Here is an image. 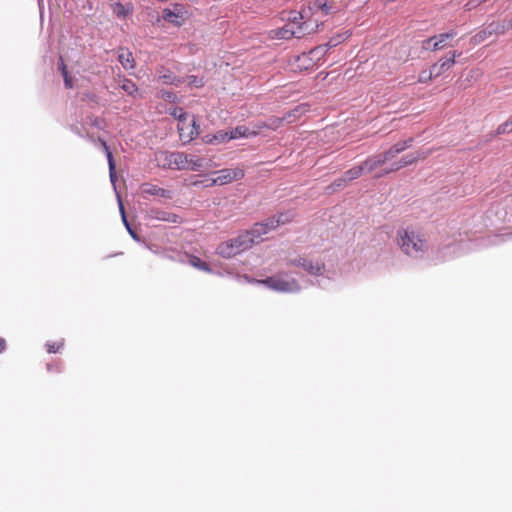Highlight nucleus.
I'll use <instances>...</instances> for the list:
<instances>
[{
  "mask_svg": "<svg viewBox=\"0 0 512 512\" xmlns=\"http://www.w3.org/2000/svg\"><path fill=\"white\" fill-rule=\"evenodd\" d=\"M292 20V22L295 24L297 23L298 21L302 20L303 19V15L302 13L300 12H294V16L290 18Z\"/></svg>",
  "mask_w": 512,
  "mask_h": 512,
  "instance_id": "6e6d98bb",
  "label": "nucleus"
},
{
  "mask_svg": "<svg viewBox=\"0 0 512 512\" xmlns=\"http://www.w3.org/2000/svg\"><path fill=\"white\" fill-rule=\"evenodd\" d=\"M169 114L178 120V125H185L188 114L183 110L182 107H174L169 111Z\"/></svg>",
  "mask_w": 512,
  "mask_h": 512,
  "instance_id": "cd10ccee",
  "label": "nucleus"
},
{
  "mask_svg": "<svg viewBox=\"0 0 512 512\" xmlns=\"http://www.w3.org/2000/svg\"><path fill=\"white\" fill-rule=\"evenodd\" d=\"M271 217L274 218L276 226L279 227L281 225L289 223L292 220L293 215L290 212H280Z\"/></svg>",
  "mask_w": 512,
  "mask_h": 512,
  "instance_id": "c756f323",
  "label": "nucleus"
},
{
  "mask_svg": "<svg viewBox=\"0 0 512 512\" xmlns=\"http://www.w3.org/2000/svg\"><path fill=\"white\" fill-rule=\"evenodd\" d=\"M386 162L387 161L383 153H379L367 158L365 161L361 163V165L364 168L365 172L370 173L377 169L378 167L384 165Z\"/></svg>",
  "mask_w": 512,
  "mask_h": 512,
  "instance_id": "1a4fd4ad",
  "label": "nucleus"
},
{
  "mask_svg": "<svg viewBox=\"0 0 512 512\" xmlns=\"http://www.w3.org/2000/svg\"><path fill=\"white\" fill-rule=\"evenodd\" d=\"M402 168H404V167H403V165H402V163H401V161H400V160H399V161L392 162V163L390 164V167H389V168H387V169H385V170H384V172H383L382 174L378 175L377 177H380V176H382V175H384V174H389V173H391V172L398 171V170H400V169H402Z\"/></svg>",
  "mask_w": 512,
  "mask_h": 512,
  "instance_id": "37998d69",
  "label": "nucleus"
},
{
  "mask_svg": "<svg viewBox=\"0 0 512 512\" xmlns=\"http://www.w3.org/2000/svg\"><path fill=\"white\" fill-rule=\"evenodd\" d=\"M510 132H512V116L507 121L498 126L494 135H502Z\"/></svg>",
  "mask_w": 512,
  "mask_h": 512,
  "instance_id": "72a5a7b5",
  "label": "nucleus"
},
{
  "mask_svg": "<svg viewBox=\"0 0 512 512\" xmlns=\"http://www.w3.org/2000/svg\"><path fill=\"white\" fill-rule=\"evenodd\" d=\"M506 20H507V26L512 29V18L511 19H506Z\"/></svg>",
  "mask_w": 512,
  "mask_h": 512,
  "instance_id": "680f3d73",
  "label": "nucleus"
},
{
  "mask_svg": "<svg viewBox=\"0 0 512 512\" xmlns=\"http://www.w3.org/2000/svg\"><path fill=\"white\" fill-rule=\"evenodd\" d=\"M186 80H187L188 85H189L190 87L201 88V87H203V86H204V84H205L204 79H203V78H201V77H198V76H196V75H188V76L186 77Z\"/></svg>",
  "mask_w": 512,
  "mask_h": 512,
  "instance_id": "f704fd0d",
  "label": "nucleus"
},
{
  "mask_svg": "<svg viewBox=\"0 0 512 512\" xmlns=\"http://www.w3.org/2000/svg\"><path fill=\"white\" fill-rule=\"evenodd\" d=\"M111 8H112L113 13L119 19H126L134 11V6L131 2L123 4L120 1H117L113 4H111Z\"/></svg>",
  "mask_w": 512,
  "mask_h": 512,
  "instance_id": "9d476101",
  "label": "nucleus"
},
{
  "mask_svg": "<svg viewBox=\"0 0 512 512\" xmlns=\"http://www.w3.org/2000/svg\"><path fill=\"white\" fill-rule=\"evenodd\" d=\"M435 39H433V36L432 37H429L425 40H423L422 42V48L424 50H428V51H438L439 49H435L433 46L435 44Z\"/></svg>",
  "mask_w": 512,
  "mask_h": 512,
  "instance_id": "c03bdc74",
  "label": "nucleus"
},
{
  "mask_svg": "<svg viewBox=\"0 0 512 512\" xmlns=\"http://www.w3.org/2000/svg\"><path fill=\"white\" fill-rule=\"evenodd\" d=\"M204 159L200 157H196L194 155H190L188 157V163L186 164L188 167L186 170L191 171H200L203 167Z\"/></svg>",
  "mask_w": 512,
  "mask_h": 512,
  "instance_id": "bb28decb",
  "label": "nucleus"
},
{
  "mask_svg": "<svg viewBox=\"0 0 512 512\" xmlns=\"http://www.w3.org/2000/svg\"><path fill=\"white\" fill-rule=\"evenodd\" d=\"M160 98H162L164 101L170 102V103H176L178 101V97L176 93L169 90H160L159 92Z\"/></svg>",
  "mask_w": 512,
  "mask_h": 512,
  "instance_id": "e433bc0d",
  "label": "nucleus"
},
{
  "mask_svg": "<svg viewBox=\"0 0 512 512\" xmlns=\"http://www.w3.org/2000/svg\"><path fill=\"white\" fill-rule=\"evenodd\" d=\"M347 183V180L342 175V177L334 180V182L330 185V188L332 189V191H336L337 189L344 187Z\"/></svg>",
  "mask_w": 512,
  "mask_h": 512,
  "instance_id": "49530a36",
  "label": "nucleus"
},
{
  "mask_svg": "<svg viewBox=\"0 0 512 512\" xmlns=\"http://www.w3.org/2000/svg\"><path fill=\"white\" fill-rule=\"evenodd\" d=\"M303 270L311 276L319 277L325 272V264L321 261H312L307 259Z\"/></svg>",
  "mask_w": 512,
  "mask_h": 512,
  "instance_id": "ddd939ff",
  "label": "nucleus"
},
{
  "mask_svg": "<svg viewBox=\"0 0 512 512\" xmlns=\"http://www.w3.org/2000/svg\"><path fill=\"white\" fill-rule=\"evenodd\" d=\"M162 19L177 27H180L183 24V19L177 13H175L169 8H165L162 11Z\"/></svg>",
  "mask_w": 512,
  "mask_h": 512,
  "instance_id": "4be33fe9",
  "label": "nucleus"
},
{
  "mask_svg": "<svg viewBox=\"0 0 512 512\" xmlns=\"http://www.w3.org/2000/svg\"><path fill=\"white\" fill-rule=\"evenodd\" d=\"M419 158H425L424 153H409L405 156H403L400 161L403 165V167H407L409 165L414 164Z\"/></svg>",
  "mask_w": 512,
  "mask_h": 512,
  "instance_id": "c85d7f7f",
  "label": "nucleus"
},
{
  "mask_svg": "<svg viewBox=\"0 0 512 512\" xmlns=\"http://www.w3.org/2000/svg\"><path fill=\"white\" fill-rule=\"evenodd\" d=\"M121 51L122 52L118 55V61L125 70L133 69L135 67V61L132 52L129 50L123 51V49H121Z\"/></svg>",
  "mask_w": 512,
  "mask_h": 512,
  "instance_id": "412c9836",
  "label": "nucleus"
},
{
  "mask_svg": "<svg viewBox=\"0 0 512 512\" xmlns=\"http://www.w3.org/2000/svg\"><path fill=\"white\" fill-rule=\"evenodd\" d=\"M143 191L149 195L152 196H158L165 199H171L172 198V192L170 190L161 188L157 185H146V187L143 189Z\"/></svg>",
  "mask_w": 512,
  "mask_h": 512,
  "instance_id": "a211bd4d",
  "label": "nucleus"
},
{
  "mask_svg": "<svg viewBox=\"0 0 512 512\" xmlns=\"http://www.w3.org/2000/svg\"><path fill=\"white\" fill-rule=\"evenodd\" d=\"M202 141L205 144H215V135L214 134H207L202 137Z\"/></svg>",
  "mask_w": 512,
  "mask_h": 512,
  "instance_id": "5fc2aeb1",
  "label": "nucleus"
},
{
  "mask_svg": "<svg viewBox=\"0 0 512 512\" xmlns=\"http://www.w3.org/2000/svg\"><path fill=\"white\" fill-rule=\"evenodd\" d=\"M58 69L59 71L61 72V75L63 77V80H64V85L67 89H72L73 88V78L72 76L69 74L68 72V69H67V66L65 65L62 57H60V62H59V66H58Z\"/></svg>",
  "mask_w": 512,
  "mask_h": 512,
  "instance_id": "393cba45",
  "label": "nucleus"
},
{
  "mask_svg": "<svg viewBox=\"0 0 512 512\" xmlns=\"http://www.w3.org/2000/svg\"><path fill=\"white\" fill-rule=\"evenodd\" d=\"M487 32L488 35H499L504 34L506 31L510 30L511 28L507 26V20L503 21H492L487 26Z\"/></svg>",
  "mask_w": 512,
  "mask_h": 512,
  "instance_id": "f3484780",
  "label": "nucleus"
},
{
  "mask_svg": "<svg viewBox=\"0 0 512 512\" xmlns=\"http://www.w3.org/2000/svg\"><path fill=\"white\" fill-rule=\"evenodd\" d=\"M432 78H436L435 75L431 74V68L428 71H422L419 75L418 81L420 83H426L430 81Z\"/></svg>",
  "mask_w": 512,
  "mask_h": 512,
  "instance_id": "a18cd8bd",
  "label": "nucleus"
},
{
  "mask_svg": "<svg viewBox=\"0 0 512 512\" xmlns=\"http://www.w3.org/2000/svg\"><path fill=\"white\" fill-rule=\"evenodd\" d=\"M117 198H118V204H119V211H120V214H121V219H122V222L127 230V232L129 233V235L137 242L140 241V237L139 235L137 234V232L133 229V227L131 226L130 222L128 221L127 219V215H126V212H125V208L123 206V203L121 201V198L119 195H117Z\"/></svg>",
  "mask_w": 512,
  "mask_h": 512,
  "instance_id": "dca6fc26",
  "label": "nucleus"
},
{
  "mask_svg": "<svg viewBox=\"0 0 512 512\" xmlns=\"http://www.w3.org/2000/svg\"><path fill=\"white\" fill-rule=\"evenodd\" d=\"M486 2L485 0H469L466 4H465V8L466 10H472L476 7H478L480 4Z\"/></svg>",
  "mask_w": 512,
  "mask_h": 512,
  "instance_id": "3c124183",
  "label": "nucleus"
},
{
  "mask_svg": "<svg viewBox=\"0 0 512 512\" xmlns=\"http://www.w3.org/2000/svg\"><path fill=\"white\" fill-rule=\"evenodd\" d=\"M259 283L264 284L267 288L276 292L298 293L301 290V286L297 280L280 275L267 277L259 281Z\"/></svg>",
  "mask_w": 512,
  "mask_h": 512,
  "instance_id": "7ed1b4c3",
  "label": "nucleus"
},
{
  "mask_svg": "<svg viewBox=\"0 0 512 512\" xmlns=\"http://www.w3.org/2000/svg\"><path fill=\"white\" fill-rule=\"evenodd\" d=\"M312 9L321 10L324 15H328L331 12L332 7L328 5L327 0H315L313 2Z\"/></svg>",
  "mask_w": 512,
  "mask_h": 512,
  "instance_id": "2f4dec72",
  "label": "nucleus"
},
{
  "mask_svg": "<svg viewBox=\"0 0 512 512\" xmlns=\"http://www.w3.org/2000/svg\"><path fill=\"white\" fill-rule=\"evenodd\" d=\"M299 61L301 62V64L299 65V67H300L301 69H305V65H307L308 60L306 59V60H299Z\"/></svg>",
  "mask_w": 512,
  "mask_h": 512,
  "instance_id": "bf43d9fd",
  "label": "nucleus"
},
{
  "mask_svg": "<svg viewBox=\"0 0 512 512\" xmlns=\"http://www.w3.org/2000/svg\"><path fill=\"white\" fill-rule=\"evenodd\" d=\"M256 127H257L258 129H261V128L266 127V125H265V124H258V125H256Z\"/></svg>",
  "mask_w": 512,
  "mask_h": 512,
  "instance_id": "e2e57ef3",
  "label": "nucleus"
},
{
  "mask_svg": "<svg viewBox=\"0 0 512 512\" xmlns=\"http://www.w3.org/2000/svg\"><path fill=\"white\" fill-rule=\"evenodd\" d=\"M218 176L211 179L210 183L203 184L202 181H195L194 186L212 187L214 185H226L236 180H241L245 176V172L242 168H224L214 172Z\"/></svg>",
  "mask_w": 512,
  "mask_h": 512,
  "instance_id": "20e7f679",
  "label": "nucleus"
},
{
  "mask_svg": "<svg viewBox=\"0 0 512 512\" xmlns=\"http://www.w3.org/2000/svg\"><path fill=\"white\" fill-rule=\"evenodd\" d=\"M261 224H263L266 234L278 228L275 224L274 218L272 217H268L266 220L261 221Z\"/></svg>",
  "mask_w": 512,
  "mask_h": 512,
  "instance_id": "79ce46f5",
  "label": "nucleus"
},
{
  "mask_svg": "<svg viewBox=\"0 0 512 512\" xmlns=\"http://www.w3.org/2000/svg\"><path fill=\"white\" fill-rule=\"evenodd\" d=\"M250 238L249 235L241 233L237 237L220 243L216 248V253L225 259L233 258L252 247Z\"/></svg>",
  "mask_w": 512,
  "mask_h": 512,
  "instance_id": "f03ea898",
  "label": "nucleus"
},
{
  "mask_svg": "<svg viewBox=\"0 0 512 512\" xmlns=\"http://www.w3.org/2000/svg\"><path fill=\"white\" fill-rule=\"evenodd\" d=\"M364 172V168L360 163L359 165L353 166L349 170L345 171L343 176L347 180V182H350L352 180L359 178Z\"/></svg>",
  "mask_w": 512,
  "mask_h": 512,
  "instance_id": "a878e982",
  "label": "nucleus"
},
{
  "mask_svg": "<svg viewBox=\"0 0 512 512\" xmlns=\"http://www.w3.org/2000/svg\"><path fill=\"white\" fill-rule=\"evenodd\" d=\"M455 36L456 32L454 30L434 35L433 39H435L436 42L433 47L435 49H443L447 45V42L453 39Z\"/></svg>",
  "mask_w": 512,
  "mask_h": 512,
  "instance_id": "6ab92c4d",
  "label": "nucleus"
},
{
  "mask_svg": "<svg viewBox=\"0 0 512 512\" xmlns=\"http://www.w3.org/2000/svg\"><path fill=\"white\" fill-rule=\"evenodd\" d=\"M491 35H488V32H487V28L485 27L483 30H481L480 32H478L474 37V41L476 43H480L484 40H486L488 37H490Z\"/></svg>",
  "mask_w": 512,
  "mask_h": 512,
  "instance_id": "de8ad7c7",
  "label": "nucleus"
},
{
  "mask_svg": "<svg viewBox=\"0 0 512 512\" xmlns=\"http://www.w3.org/2000/svg\"><path fill=\"white\" fill-rule=\"evenodd\" d=\"M460 55L461 53H458L457 51H450L445 57L441 58L437 63L431 66V74L436 77L440 76L455 64L456 58Z\"/></svg>",
  "mask_w": 512,
  "mask_h": 512,
  "instance_id": "0eeeda50",
  "label": "nucleus"
},
{
  "mask_svg": "<svg viewBox=\"0 0 512 512\" xmlns=\"http://www.w3.org/2000/svg\"><path fill=\"white\" fill-rule=\"evenodd\" d=\"M413 142H414V139L412 137H410L403 141H399L398 143L400 144L402 150L405 151L406 149H408L412 146Z\"/></svg>",
  "mask_w": 512,
  "mask_h": 512,
  "instance_id": "603ef678",
  "label": "nucleus"
},
{
  "mask_svg": "<svg viewBox=\"0 0 512 512\" xmlns=\"http://www.w3.org/2000/svg\"><path fill=\"white\" fill-rule=\"evenodd\" d=\"M90 124L97 128V129H102V123H103V119H100L99 117H90Z\"/></svg>",
  "mask_w": 512,
  "mask_h": 512,
  "instance_id": "864d4df0",
  "label": "nucleus"
},
{
  "mask_svg": "<svg viewBox=\"0 0 512 512\" xmlns=\"http://www.w3.org/2000/svg\"><path fill=\"white\" fill-rule=\"evenodd\" d=\"M187 262L192 267L204 271L206 273H212V268L209 266V264L203 260H201L199 257L195 255H188L186 254Z\"/></svg>",
  "mask_w": 512,
  "mask_h": 512,
  "instance_id": "aec40b11",
  "label": "nucleus"
},
{
  "mask_svg": "<svg viewBox=\"0 0 512 512\" xmlns=\"http://www.w3.org/2000/svg\"><path fill=\"white\" fill-rule=\"evenodd\" d=\"M177 130L183 144H187L200 134V124L198 123L196 117L193 116L191 124L178 125Z\"/></svg>",
  "mask_w": 512,
  "mask_h": 512,
  "instance_id": "423d86ee",
  "label": "nucleus"
},
{
  "mask_svg": "<svg viewBox=\"0 0 512 512\" xmlns=\"http://www.w3.org/2000/svg\"><path fill=\"white\" fill-rule=\"evenodd\" d=\"M159 79L162 81L163 84L175 85L176 87L180 86L185 81L184 78L178 77L170 71L160 75Z\"/></svg>",
  "mask_w": 512,
  "mask_h": 512,
  "instance_id": "b1692460",
  "label": "nucleus"
},
{
  "mask_svg": "<svg viewBox=\"0 0 512 512\" xmlns=\"http://www.w3.org/2000/svg\"><path fill=\"white\" fill-rule=\"evenodd\" d=\"M395 242L400 251L414 262L423 260L430 249L424 233L412 226L399 228Z\"/></svg>",
  "mask_w": 512,
  "mask_h": 512,
  "instance_id": "f257e3e1",
  "label": "nucleus"
},
{
  "mask_svg": "<svg viewBox=\"0 0 512 512\" xmlns=\"http://www.w3.org/2000/svg\"><path fill=\"white\" fill-rule=\"evenodd\" d=\"M228 133H229L230 141L235 140V139H240V138H249V137L256 136L258 134L257 131H250L244 125L236 126L234 129H231L230 131H228Z\"/></svg>",
  "mask_w": 512,
  "mask_h": 512,
  "instance_id": "2eb2a0df",
  "label": "nucleus"
},
{
  "mask_svg": "<svg viewBox=\"0 0 512 512\" xmlns=\"http://www.w3.org/2000/svg\"><path fill=\"white\" fill-rule=\"evenodd\" d=\"M324 280L325 279H322V280L317 279L315 282L311 281V285H317L319 287H324V285L322 284V281H324Z\"/></svg>",
  "mask_w": 512,
  "mask_h": 512,
  "instance_id": "13d9d810",
  "label": "nucleus"
},
{
  "mask_svg": "<svg viewBox=\"0 0 512 512\" xmlns=\"http://www.w3.org/2000/svg\"><path fill=\"white\" fill-rule=\"evenodd\" d=\"M96 141L101 145V147H102V149H103V151H104V153L106 155L108 164L109 163H114L115 160H114L113 154H112V152L110 150V147L107 144V142L103 138H101V137H98V139Z\"/></svg>",
  "mask_w": 512,
  "mask_h": 512,
  "instance_id": "473e14b6",
  "label": "nucleus"
},
{
  "mask_svg": "<svg viewBox=\"0 0 512 512\" xmlns=\"http://www.w3.org/2000/svg\"><path fill=\"white\" fill-rule=\"evenodd\" d=\"M329 51L326 44L318 45L312 48L308 53H303L302 55L297 57V60H308L307 65H305V70L312 67L315 62L320 61L326 53Z\"/></svg>",
  "mask_w": 512,
  "mask_h": 512,
  "instance_id": "6e6552de",
  "label": "nucleus"
},
{
  "mask_svg": "<svg viewBox=\"0 0 512 512\" xmlns=\"http://www.w3.org/2000/svg\"><path fill=\"white\" fill-rule=\"evenodd\" d=\"M64 346V340H61L59 342H47L46 348L48 353H57L60 351V349Z\"/></svg>",
  "mask_w": 512,
  "mask_h": 512,
  "instance_id": "ea45409f",
  "label": "nucleus"
},
{
  "mask_svg": "<svg viewBox=\"0 0 512 512\" xmlns=\"http://www.w3.org/2000/svg\"><path fill=\"white\" fill-rule=\"evenodd\" d=\"M71 131H72L73 133L77 134V135H78L79 137H81V138H86V139H88L89 141L95 142V139H94V137H93L92 135H90L89 133H87V134H85V135H84V134L81 132V130L79 129V127H78V126H76V125H74V126H72V127H71Z\"/></svg>",
  "mask_w": 512,
  "mask_h": 512,
  "instance_id": "09e8293b",
  "label": "nucleus"
},
{
  "mask_svg": "<svg viewBox=\"0 0 512 512\" xmlns=\"http://www.w3.org/2000/svg\"><path fill=\"white\" fill-rule=\"evenodd\" d=\"M181 7L180 4H175V8Z\"/></svg>",
  "mask_w": 512,
  "mask_h": 512,
  "instance_id": "0e129e2a",
  "label": "nucleus"
},
{
  "mask_svg": "<svg viewBox=\"0 0 512 512\" xmlns=\"http://www.w3.org/2000/svg\"><path fill=\"white\" fill-rule=\"evenodd\" d=\"M46 368L49 372L61 373L62 372V363L61 362H57L55 364L47 363Z\"/></svg>",
  "mask_w": 512,
  "mask_h": 512,
  "instance_id": "8fccbe9b",
  "label": "nucleus"
},
{
  "mask_svg": "<svg viewBox=\"0 0 512 512\" xmlns=\"http://www.w3.org/2000/svg\"><path fill=\"white\" fill-rule=\"evenodd\" d=\"M151 215L153 218L160 220V221H165V222H169V223H180V216L175 213H171V212H167V211L159 210V209H152Z\"/></svg>",
  "mask_w": 512,
  "mask_h": 512,
  "instance_id": "4468645a",
  "label": "nucleus"
},
{
  "mask_svg": "<svg viewBox=\"0 0 512 512\" xmlns=\"http://www.w3.org/2000/svg\"><path fill=\"white\" fill-rule=\"evenodd\" d=\"M215 144L225 143L230 141L228 131L219 130L215 134Z\"/></svg>",
  "mask_w": 512,
  "mask_h": 512,
  "instance_id": "58836bf2",
  "label": "nucleus"
},
{
  "mask_svg": "<svg viewBox=\"0 0 512 512\" xmlns=\"http://www.w3.org/2000/svg\"><path fill=\"white\" fill-rule=\"evenodd\" d=\"M6 341L4 338L0 337V354L6 350Z\"/></svg>",
  "mask_w": 512,
  "mask_h": 512,
  "instance_id": "4d7b16f0",
  "label": "nucleus"
},
{
  "mask_svg": "<svg viewBox=\"0 0 512 512\" xmlns=\"http://www.w3.org/2000/svg\"><path fill=\"white\" fill-rule=\"evenodd\" d=\"M351 36V32L350 31H343L341 33H337L335 35H333L329 41L326 44V46L328 47V49H331V48H334L336 46H338L339 44L343 43L345 40H347L349 37Z\"/></svg>",
  "mask_w": 512,
  "mask_h": 512,
  "instance_id": "5701e85b",
  "label": "nucleus"
},
{
  "mask_svg": "<svg viewBox=\"0 0 512 512\" xmlns=\"http://www.w3.org/2000/svg\"><path fill=\"white\" fill-rule=\"evenodd\" d=\"M300 33L303 34V31H302V24H300L298 26V31L294 30L293 28L290 27L289 24L281 27V28H278L276 31H275V36L277 39H281V40H288V39H291L292 37L296 36L297 38H300Z\"/></svg>",
  "mask_w": 512,
  "mask_h": 512,
  "instance_id": "9b49d317",
  "label": "nucleus"
},
{
  "mask_svg": "<svg viewBox=\"0 0 512 512\" xmlns=\"http://www.w3.org/2000/svg\"><path fill=\"white\" fill-rule=\"evenodd\" d=\"M37 1H38L39 10H40V15L42 16L43 0H37Z\"/></svg>",
  "mask_w": 512,
  "mask_h": 512,
  "instance_id": "052dcab7",
  "label": "nucleus"
},
{
  "mask_svg": "<svg viewBox=\"0 0 512 512\" xmlns=\"http://www.w3.org/2000/svg\"><path fill=\"white\" fill-rule=\"evenodd\" d=\"M121 88L129 95H134L138 91V87L130 79H125L123 84L121 85Z\"/></svg>",
  "mask_w": 512,
  "mask_h": 512,
  "instance_id": "c9c22d12",
  "label": "nucleus"
},
{
  "mask_svg": "<svg viewBox=\"0 0 512 512\" xmlns=\"http://www.w3.org/2000/svg\"><path fill=\"white\" fill-rule=\"evenodd\" d=\"M243 233L251 237L250 240L252 241V246L255 243L263 241V236L266 235L265 228L261 222L254 223L249 230H246Z\"/></svg>",
  "mask_w": 512,
  "mask_h": 512,
  "instance_id": "f8f14e48",
  "label": "nucleus"
},
{
  "mask_svg": "<svg viewBox=\"0 0 512 512\" xmlns=\"http://www.w3.org/2000/svg\"><path fill=\"white\" fill-rule=\"evenodd\" d=\"M306 260L307 258H304V257H301V256H297L295 258H289L287 260V265L288 266H296V267H300V268H304L305 266V263H306Z\"/></svg>",
  "mask_w": 512,
  "mask_h": 512,
  "instance_id": "4c0bfd02",
  "label": "nucleus"
},
{
  "mask_svg": "<svg viewBox=\"0 0 512 512\" xmlns=\"http://www.w3.org/2000/svg\"><path fill=\"white\" fill-rule=\"evenodd\" d=\"M189 154L184 152H165L163 167L173 170L187 169Z\"/></svg>",
  "mask_w": 512,
  "mask_h": 512,
  "instance_id": "39448f33",
  "label": "nucleus"
},
{
  "mask_svg": "<svg viewBox=\"0 0 512 512\" xmlns=\"http://www.w3.org/2000/svg\"><path fill=\"white\" fill-rule=\"evenodd\" d=\"M402 152L403 150L400 144L397 142L394 145H392L388 150L382 153L385 156L386 161L388 162Z\"/></svg>",
  "mask_w": 512,
  "mask_h": 512,
  "instance_id": "7c9ffc66",
  "label": "nucleus"
},
{
  "mask_svg": "<svg viewBox=\"0 0 512 512\" xmlns=\"http://www.w3.org/2000/svg\"><path fill=\"white\" fill-rule=\"evenodd\" d=\"M109 169V178L110 182L116 190V181H117V173H116V162L108 164Z\"/></svg>",
  "mask_w": 512,
  "mask_h": 512,
  "instance_id": "a19ab883",
  "label": "nucleus"
}]
</instances>
